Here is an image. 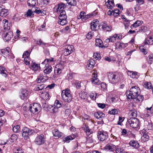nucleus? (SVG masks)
<instances>
[{
	"mask_svg": "<svg viewBox=\"0 0 153 153\" xmlns=\"http://www.w3.org/2000/svg\"><path fill=\"white\" fill-rule=\"evenodd\" d=\"M122 74L118 73H109L108 77V80L111 83L116 84L119 82Z\"/></svg>",
	"mask_w": 153,
	"mask_h": 153,
	"instance_id": "2",
	"label": "nucleus"
},
{
	"mask_svg": "<svg viewBox=\"0 0 153 153\" xmlns=\"http://www.w3.org/2000/svg\"><path fill=\"white\" fill-rule=\"evenodd\" d=\"M128 122L130 126L134 128H137L140 125L139 120L135 117L130 118Z\"/></svg>",
	"mask_w": 153,
	"mask_h": 153,
	"instance_id": "6",
	"label": "nucleus"
},
{
	"mask_svg": "<svg viewBox=\"0 0 153 153\" xmlns=\"http://www.w3.org/2000/svg\"><path fill=\"white\" fill-rule=\"evenodd\" d=\"M95 41L96 43L95 44L96 46H98L100 48H105L107 47L102 44L103 42L101 39H96Z\"/></svg>",
	"mask_w": 153,
	"mask_h": 153,
	"instance_id": "25",
	"label": "nucleus"
},
{
	"mask_svg": "<svg viewBox=\"0 0 153 153\" xmlns=\"http://www.w3.org/2000/svg\"><path fill=\"white\" fill-rule=\"evenodd\" d=\"M81 82H79L78 81H76L75 82V84L76 86L77 89H80L81 87Z\"/></svg>",
	"mask_w": 153,
	"mask_h": 153,
	"instance_id": "61",
	"label": "nucleus"
},
{
	"mask_svg": "<svg viewBox=\"0 0 153 153\" xmlns=\"http://www.w3.org/2000/svg\"><path fill=\"white\" fill-rule=\"evenodd\" d=\"M120 13V11L117 9H114L112 11L109 10L108 12V15H113L114 16H118Z\"/></svg>",
	"mask_w": 153,
	"mask_h": 153,
	"instance_id": "21",
	"label": "nucleus"
},
{
	"mask_svg": "<svg viewBox=\"0 0 153 153\" xmlns=\"http://www.w3.org/2000/svg\"><path fill=\"white\" fill-rule=\"evenodd\" d=\"M13 152L14 153H23L24 152V149L22 146H18L14 147Z\"/></svg>",
	"mask_w": 153,
	"mask_h": 153,
	"instance_id": "19",
	"label": "nucleus"
},
{
	"mask_svg": "<svg viewBox=\"0 0 153 153\" xmlns=\"http://www.w3.org/2000/svg\"><path fill=\"white\" fill-rule=\"evenodd\" d=\"M1 53L5 56H7L9 52V48L7 47L4 49H1L0 50Z\"/></svg>",
	"mask_w": 153,
	"mask_h": 153,
	"instance_id": "35",
	"label": "nucleus"
},
{
	"mask_svg": "<svg viewBox=\"0 0 153 153\" xmlns=\"http://www.w3.org/2000/svg\"><path fill=\"white\" fill-rule=\"evenodd\" d=\"M52 133L54 136L58 137L59 138L62 137L63 136V134L62 132H59L57 129H55L54 130H53Z\"/></svg>",
	"mask_w": 153,
	"mask_h": 153,
	"instance_id": "22",
	"label": "nucleus"
},
{
	"mask_svg": "<svg viewBox=\"0 0 153 153\" xmlns=\"http://www.w3.org/2000/svg\"><path fill=\"white\" fill-rule=\"evenodd\" d=\"M99 22L98 20H93V21L91 23V28L92 30H96L95 28L97 27Z\"/></svg>",
	"mask_w": 153,
	"mask_h": 153,
	"instance_id": "24",
	"label": "nucleus"
},
{
	"mask_svg": "<svg viewBox=\"0 0 153 153\" xmlns=\"http://www.w3.org/2000/svg\"><path fill=\"white\" fill-rule=\"evenodd\" d=\"M71 110L70 109H66L64 112V114L65 116L67 117L71 113Z\"/></svg>",
	"mask_w": 153,
	"mask_h": 153,
	"instance_id": "59",
	"label": "nucleus"
},
{
	"mask_svg": "<svg viewBox=\"0 0 153 153\" xmlns=\"http://www.w3.org/2000/svg\"><path fill=\"white\" fill-rule=\"evenodd\" d=\"M105 5L109 9H112L114 7V0H105Z\"/></svg>",
	"mask_w": 153,
	"mask_h": 153,
	"instance_id": "16",
	"label": "nucleus"
},
{
	"mask_svg": "<svg viewBox=\"0 0 153 153\" xmlns=\"http://www.w3.org/2000/svg\"><path fill=\"white\" fill-rule=\"evenodd\" d=\"M109 113L111 115H115L118 113V110L116 109H114L109 111Z\"/></svg>",
	"mask_w": 153,
	"mask_h": 153,
	"instance_id": "49",
	"label": "nucleus"
},
{
	"mask_svg": "<svg viewBox=\"0 0 153 153\" xmlns=\"http://www.w3.org/2000/svg\"><path fill=\"white\" fill-rule=\"evenodd\" d=\"M116 148V147L115 145L111 144H108L105 146V149H108L111 151L115 150Z\"/></svg>",
	"mask_w": 153,
	"mask_h": 153,
	"instance_id": "32",
	"label": "nucleus"
},
{
	"mask_svg": "<svg viewBox=\"0 0 153 153\" xmlns=\"http://www.w3.org/2000/svg\"><path fill=\"white\" fill-rule=\"evenodd\" d=\"M61 69L59 68H56L54 70V73L56 75H58L61 73Z\"/></svg>",
	"mask_w": 153,
	"mask_h": 153,
	"instance_id": "58",
	"label": "nucleus"
},
{
	"mask_svg": "<svg viewBox=\"0 0 153 153\" xmlns=\"http://www.w3.org/2000/svg\"><path fill=\"white\" fill-rule=\"evenodd\" d=\"M65 51L66 52H68V53H67L66 55H68L71 53L73 52L72 48H71V46L68 47L67 49H65Z\"/></svg>",
	"mask_w": 153,
	"mask_h": 153,
	"instance_id": "48",
	"label": "nucleus"
},
{
	"mask_svg": "<svg viewBox=\"0 0 153 153\" xmlns=\"http://www.w3.org/2000/svg\"><path fill=\"white\" fill-rule=\"evenodd\" d=\"M127 45V44H124L120 42H118L116 43V46L117 48L122 50L125 48L126 46V45Z\"/></svg>",
	"mask_w": 153,
	"mask_h": 153,
	"instance_id": "27",
	"label": "nucleus"
},
{
	"mask_svg": "<svg viewBox=\"0 0 153 153\" xmlns=\"http://www.w3.org/2000/svg\"><path fill=\"white\" fill-rule=\"evenodd\" d=\"M65 7V5L63 3L59 4L56 9L57 12H60L62 10H64L63 9Z\"/></svg>",
	"mask_w": 153,
	"mask_h": 153,
	"instance_id": "30",
	"label": "nucleus"
},
{
	"mask_svg": "<svg viewBox=\"0 0 153 153\" xmlns=\"http://www.w3.org/2000/svg\"><path fill=\"white\" fill-rule=\"evenodd\" d=\"M78 137L77 134L75 133L72 134L70 135L67 136L63 139V142L64 143H69L70 141L74 139L75 138Z\"/></svg>",
	"mask_w": 153,
	"mask_h": 153,
	"instance_id": "11",
	"label": "nucleus"
},
{
	"mask_svg": "<svg viewBox=\"0 0 153 153\" xmlns=\"http://www.w3.org/2000/svg\"><path fill=\"white\" fill-rule=\"evenodd\" d=\"M149 59L148 62L149 64H151L153 62V54L149 55L148 56Z\"/></svg>",
	"mask_w": 153,
	"mask_h": 153,
	"instance_id": "47",
	"label": "nucleus"
},
{
	"mask_svg": "<svg viewBox=\"0 0 153 153\" xmlns=\"http://www.w3.org/2000/svg\"><path fill=\"white\" fill-rule=\"evenodd\" d=\"M45 141L44 136L41 134L36 137L34 140V143L40 146L43 144Z\"/></svg>",
	"mask_w": 153,
	"mask_h": 153,
	"instance_id": "9",
	"label": "nucleus"
},
{
	"mask_svg": "<svg viewBox=\"0 0 153 153\" xmlns=\"http://www.w3.org/2000/svg\"><path fill=\"white\" fill-rule=\"evenodd\" d=\"M68 1V3L71 6H75L76 4V0H69Z\"/></svg>",
	"mask_w": 153,
	"mask_h": 153,
	"instance_id": "53",
	"label": "nucleus"
},
{
	"mask_svg": "<svg viewBox=\"0 0 153 153\" xmlns=\"http://www.w3.org/2000/svg\"><path fill=\"white\" fill-rule=\"evenodd\" d=\"M86 38L88 39H90L91 38L92 36H93L91 34V32H90L88 33H87L86 35Z\"/></svg>",
	"mask_w": 153,
	"mask_h": 153,
	"instance_id": "64",
	"label": "nucleus"
},
{
	"mask_svg": "<svg viewBox=\"0 0 153 153\" xmlns=\"http://www.w3.org/2000/svg\"><path fill=\"white\" fill-rule=\"evenodd\" d=\"M116 37H117V34H115L113 36H110L106 39V41H108V40L109 42H114L115 41Z\"/></svg>",
	"mask_w": 153,
	"mask_h": 153,
	"instance_id": "39",
	"label": "nucleus"
},
{
	"mask_svg": "<svg viewBox=\"0 0 153 153\" xmlns=\"http://www.w3.org/2000/svg\"><path fill=\"white\" fill-rule=\"evenodd\" d=\"M148 125H147V128L149 130L152 129H153V126L151 120L148 121Z\"/></svg>",
	"mask_w": 153,
	"mask_h": 153,
	"instance_id": "45",
	"label": "nucleus"
},
{
	"mask_svg": "<svg viewBox=\"0 0 153 153\" xmlns=\"http://www.w3.org/2000/svg\"><path fill=\"white\" fill-rule=\"evenodd\" d=\"M54 106H55V107L59 108L61 107L62 106V103L61 102H60L59 100H56L55 101Z\"/></svg>",
	"mask_w": 153,
	"mask_h": 153,
	"instance_id": "43",
	"label": "nucleus"
},
{
	"mask_svg": "<svg viewBox=\"0 0 153 153\" xmlns=\"http://www.w3.org/2000/svg\"><path fill=\"white\" fill-rule=\"evenodd\" d=\"M137 96V97L136 98H135V99H131V100H132L136 102H138L140 101L141 102L143 101L144 99V97L143 95H140L138 94Z\"/></svg>",
	"mask_w": 153,
	"mask_h": 153,
	"instance_id": "28",
	"label": "nucleus"
},
{
	"mask_svg": "<svg viewBox=\"0 0 153 153\" xmlns=\"http://www.w3.org/2000/svg\"><path fill=\"white\" fill-rule=\"evenodd\" d=\"M97 138L101 141H104L108 137V134L107 132L100 131H98Z\"/></svg>",
	"mask_w": 153,
	"mask_h": 153,
	"instance_id": "7",
	"label": "nucleus"
},
{
	"mask_svg": "<svg viewBox=\"0 0 153 153\" xmlns=\"http://www.w3.org/2000/svg\"><path fill=\"white\" fill-rule=\"evenodd\" d=\"M37 2V0H28L27 3L29 7H34Z\"/></svg>",
	"mask_w": 153,
	"mask_h": 153,
	"instance_id": "29",
	"label": "nucleus"
},
{
	"mask_svg": "<svg viewBox=\"0 0 153 153\" xmlns=\"http://www.w3.org/2000/svg\"><path fill=\"white\" fill-rule=\"evenodd\" d=\"M142 22H143L137 20L134 23H136V25H135V27H137L139 26H140L142 24Z\"/></svg>",
	"mask_w": 153,
	"mask_h": 153,
	"instance_id": "63",
	"label": "nucleus"
},
{
	"mask_svg": "<svg viewBox=\"0 0 153 153\" xmlns=\"http://www.w3.org/2000/svg\"><path fill=\"white\" fill-rule=\"evenodd\" d=\"M97 95V94L96 93H92L90 94V97L93 100H95Z\"/></svg>",
	"mask_w": 153,
	"mask_h": 153,
	"instance_id": "57",
	"label": "nucleus"
},
{
	"mask_svg": "<svg viewBox=\"0 0 153 153\" xmlns=\"http://www.w3.org/2000/svg\"><path fill=\"white\" fill-rule=\"evenodd\" d=\"M143 87L147 89H150L152 87L151 83L146 82L144 83L143 85Z\"/></svg>",
	"mask_w": 153,
	"mask_h": 153,
	"instance_id": "36",
	"label": "nucleus"
},
{
	"mask_svg": "<svg viewBox=\"0 0 153 153\" xmlns=\"http://www.w3.org/2000/svg\"><path fill=\"white\" fill-rule=\"evenodd\" d=\"M101 25L102 26V29L107 31H111L112 30L111 27L108 25L106 22H102Z\"/></svg>",
	"mask_w": 153,
	"mask_h": 153,
	"instance_id": "14",
	"label": "nucleus"
},
{
	"mask_svg": "<svg viewBox=\"0 0 153 153\" xmlns=\"http://www.w3.org/2000/svg\"><path fill=\"white\" fill-rule=\"evenodd\" d=\"M31 67L34 71H37L38 69V68H40L38 64H36L35 62H32Z\"/></svg>",
	"mask_w": 153,
	"mask_h": 153,
	"instance_id": "38",
	"label": "nucleus"
},
{
	"mask_svg": "<svg viewBox=\"0 0 153 153\" xmlns=\"http://www.w3.org/2000/svg\"><path fill=\"white\" fill-rule=\"evenodd\" d=\"M144 45H152L153 44V40H149L146 42V39L144 42Z\"/></svg>",
	"mask_w": 153,
	"mask_h": 153,
	"instance_id": "60",
	"label": "nucleus"
},
{
	"mask_svg": "<svg viewBox=\"0 0 153 153\" xmlns=\"http://www.w3.org/2000/svg\"><path fill=\"white\" fill-rule=\"evenodd\" d=\"M59 16V19H66L67 16L65 10H62Z\"/></svg>",
	"mask_w": 153,
	"mask_h": 153,
	"instance_id": "34",
	"label": "nucleus"
},
{
	"mask_svg": "<svg viewBox=\"0 0 153 153\" xmlns=\"http://www.w3.org/2000/svg\"><path fill=\"white\" fill-rule=\"evenodd\" d=\"M30 129L27 127H24L21 131L22 136L25 140H27L29 138Z\"/></svg>",
	"mask_w": 153,
	"mask_h": 153,
	"instance_id": "10",
	"label": "nucleus"
},
{
	"mask_svg": "<svg viewBox=\"0 0 153 153\" xmlns=\"http://www.w3.org/2000/svg\"><path fill=\"white\" fill-rule=\"evenodd\" d=\"M83 128L85 132L88 136L92 133L91 129L89 128V126L86 125V124H84V127H83Z\"/></svg>",
	"mask_w": 153,
	"mask_h": 153,
	"instance_id": "23",
	"label": "nucleus"
},
{
	"mask_svg": "<svg viewBox=\"0 0 153 153\" xmlns=\"http://www.w3.org/2000/svg\"><path fill=\"white\" fill-rule=\"evenodd\" d=\"M3 23L4 24V29L6 30H10V27L11 26V22L8 20H3Z\"/></svg>",
	"mask_w": 153,
	"mask_h": 153,
	"instance_id": "13",
	"label": "nucleus"
},
{
	"mask_svg": "<svg viewBox=\"0 0 153 153\" xmlns=\"http://www.w3.org/2000/svg\"><path fill=\"white\" fill-rule=\"evenodd\" d=\"M141 139L144 142H146L149 140V137L147 134H143L141 137Z\"/></svg>",
	"mask_w": 153,
	"mask_h": 153,
	"instance_id": "42",
	"label": "nucleus"
},
{
	"mask_svg": "<svg viewBox=\"0 0 153 153\" xmlns=\"http://www.w3.org/2000/svg\"><path fill=\"white\" fill-rule=\"evenodd\" d=\"M127 74L128 76H130L131 77L133 78L137 79L139 77V73L136 71H128Z\"/></svg>",
	"mask_w": 153,
	"mask_h": 153,
	"instance_id": "17",
	"label": "nucleus"
},
{
	"mask_svg": "<svg viewBox=\"0 0 153 153\" xmlns=\"http://www.w3.org/2000/svg\"><path fill=\"white\" fill-rule=\"evenodd\" d=\"M8 14V12L7 10L5 9H3L0 13V16L2 17H6Z\"/></svg>",
	"mask_w": 153,
	"mask_h": 153,
	"instance_id": "33",
	"label": "nucleus"
},
{
	"mask_svg": "<svg viewBox=\"0 0 153 153\" xmlns=\"http://www.w3.org/2000/svg\"><path fill=\"white\" fill-rule=\"evenodd\" d=\"M39 4L41 5L47 4L49 3V0H38Z\"/></svg>",
	"mask_w": 153,
	"mask_h": 153,
	"instance_id": "44",
	"label": "nucleus"
},
{
	"mask_svg": "<svg viewBox=\"0 0 153 153\" xmlns=\"http://www.w3.org/2000/svg\"><path fill=\"white\" fill-rule=\"evenodd\" d=\"M95 117L98 119H102L105 117V114L100 111L96 112L94 114Z\"/></svg>",
	"mask_w": 153,
	"mask_h": 153,
	"instance_id": "18",
	"label": "nucleus"
},
{
	"mask_svg": "<svg viewBox=\"0 0 153 153\" xmlns=\"http://www.w3.org/2000/svg\"><path fill=\"white\" fill-rule=\"evenodd\" d=\"M125 21L126 22V23H124V25H125V29H127L130 24V23L129 22L130 21L129 20H125Z\"/></svg>",
	"mask_w": 153,
	"mask_h": 153,
	"instance_id": "56",
	"label": "nucleus"
},
{
	"mask_svg": "<svg viewBox=\"0 0 153 153\" xmlns=\"http://www.w3.org/2000/svg\"><path fill=\"white\" fill-rule=\"evenodd\" d=\"M130 146L133 147L134 148L137 149L139 147V144L137 141L134 140H131L129 143Z\"/></svg>",
	"mask_w": 153,
	"mask_h": 153,
	"instance_id": "20",
	"label": "nucleus"
},
{
	"mask_svg": "<svg viewBox=\"0 0 153 153\" xmlns=\"http://www.w3.org/2000/svg\"><path fill=\"white\" fill-rule=\"evenodd\" d=\"M91 81L94 84L99 85L100 84L101 81L98 78L94 79H91Z\"/></svg>",
	"mask_w": 153,
	"mask_h": 153,
	"instance_id": "51",
	"label": "nucleus"
},
{
	"mask_svg": "<svg viewBox=\"0 0 153 153\" xmlns=\"http://www.w3.org/2000/svg\"><path fill=\"white\" fill-rule=\"evenodd\" d=\"M140 92V89L137 85L132 86L129 91L126 92V96L128 99H135L137 97V95Z\"/></svg>",
	"mask_w": 153,
	"mask_h": 153,
	"instance_id": "1",
	"label": "nucleus"
},
{
	"mask_svg": "<svg viewBox=\"0 0 153 153\" xmlns=\"http://www.w3.org/2000/svg\"><path fill=\"white\" fill-rule=\"evenodd\" d=\"M29 91L26 89H22L19 93V97L21 99L26 100L29 97Z\"/></svg>",
	"mask_w": 153,
	"mask_h": 153,
	"instance_id": "8",
	"label": "nucleus"
},
{
	"mask_svg": "<svg viewBox=\"0 0 153 153\" xmlns=\"http://www.w3.org/2000/svg\"><path fill=\"white\" fill-rule=\"evenodd\" d=\"M13 131L15 133L19 132L21 131L19 126L17 125L13 127Z\"/></svg>",
	"mask_w": 153,
	"mask_h": 153,
	"instance_id": "41",
	"label": "nucleus"
},
{
	"mask_svg": "<svg viewBox=\"0 0 153 153\" xmlns=\"http://www.w3.org/2000/svg\"><path fill=\"white\" fill-rule=\"evenodd\" d=\"M2 36L5 42L9 41L13 36V32L9 31L6 33H4L3 34Z\"/></svg>",
	"mask_w": 153,
	"mask_h": 153,
	"instance_id": "12",
	"label": "nucleus"
},
{
	"mask_svg": "<svg viewBox=\"0 0 153 153\" xmlns=\"http://www.w3.org/2000/svg\"><path fill=\"white\" fill-rule=\"evenodd\" d=\"M45 85L44 84L39 85L36 88V91H40L44 89L45 88Z\"/></svg>",
	"mask_w": 153,
	"mask_h": 153,
	"instance_id": "46",
	"label": "nucleus"
},
{
	"mask_svg": "<svg viewBox=\"0 0 153 153\" xmlns=\"http://www.w3.org/2000/svg\"><path fill=\"white\" fill-rule=\"evenodd\" d=\"M87 93L84 91H81L79 94V97L82 99H85L87 98Z\"/></svg>",
	"mask_w": 153,
	"mask_h": 153,
	"instance_id": "37",
	"label": "nucleus"
},
{
	"mask_svg": "<svg viewBox=\"0 0 153 153\" xmlns=\"http://www.w3.org/2000/svg\"><path fill=\"white\" fill-rule=\"evenodd\" d=\"M30 52L29 53L27 51H25L22 55V58H24V56H25V57L27 58H30Z\"/></svg>",
	"mask_w": 153,
	"mask_h": 153,
	"instance_id": "50",
	"label": "nucleus"
},
{
	"mask_svg": "<svg viewBox=\"0 0 153 153\" xmlns=\"http://www.w3.org/2000/svg\"><path fill=\"white\" fill-rule=\"evenodd\" d=\"M30 58H27L25 57L24 59V62L27 65H28L30 64V62L29 61Z\"/></svg>",
	"mask_w": 153,
	"mask_h": 153,
	"instance_id": "62",
	"label": "nucleus"
},
{
	"mask_svg": "<svg viewBox=\"0 0 153 153\" xmlns=\"http://www.w3.org/2000/svg\"><path fill=\"white\" fill-rule=\"evenodd\" d=\"M87 62V68L89 70L92 69L95 64V61L92 59L89 60Z\"/></svg>",
	"mask_w": 153,
	"mask_h": 153,
	"instance_id": "15",
	"label": "nucleus"
},
{
	"mask_svg": "<svg viewBox=\"0 0 153 153\" xmlns=\"http://www.w3.org/2000/svg\"><path fill=\"white\" fill-rule=\"evenodd\" d=\"M45 68L44 71V72L46 74H50L52 71V68L51 65L48 64H47L45 65Z\"/></svg>",
	"mask_w": 153,
	"mask_h": 153,
	"instance_id": "26",
	"label": "nucleus"
},
{
	"mask_svg": "<svg viewBox=\"0 0 153 153\" xmlns=\"http://www.w3.org/2000/svg\"><path fill=\"white\" fill-rule=\"evenodd\" d=\"M144 47L143 46H141L140 47V49L141 52H143L145 55H146L147 53V51L146 49H144Z\"/></svg>",
	"mask_w": 153,
	"mask_h": 153,
	"instance_id": "54",
	"label": "nucleus"
},
{
	"mask_svg": "<svg viewBox=\"0 0 153 153\" xmlns=\"http://www.w3.org/2000/svg\"><path fill=\"white\" fill-rule=\"evenodd\" d=\"M17 139V137L15 134H13L11 135L10 139L12 142H13L14 141L16 140Z\"/></svg>",
	"mask_w": 153,
	"mask_h": 153,
	"instance_id": "55",
	"label": "nucleus"
},
{
	"mask_svg": "<svg viewBox=\"0 0 153 153\" xmlns=\"http://www.w3.org/2000/svg\"><path fill=\"white\" fill-rule=\"evenodd\" d=\"M98 14V13L96 11L86 15V13L84 11H81L80 12L79 15L77 16V19L94 18V17Z\"/></svg>",
	"mask_w": 153,
	"mask_h": 153,
	"instance_id": "3",
	"label": "nucleus"
},
{
	"mask_svg": "<svg viewBox=\"0 0 153 153\" xmlns=\"http://www.w3.org/2000/svg\"><path fill=\"white\" fill-rule=\"evenodd\" d=\"M61 96L62 98L65 102H70L72 100L70 91L69 89L63 90L61 94Z\"/></svg>",
	"mask_w": 153,
	"mask_h": 153,
	"instance_id": "5",
	"label": "nucleus"
},
{
	"mask_svg": "<svg viewBox=\"0 0 153 153\" xmlns=\"http://www.w3.org/2000/svg\"><path fill=\"white\" fill-rule=\"evenodd\" d=\"M54 62V58H51L49 59H46L45 60L42 62V64L46 65L48 64V63H49L51 62Z\"/></svg>",
	"mask_w": 153,
	"mask_h": 153,
	"instance_id": "40",
	"label": "nucleus"
},
{
	"mask_svg": "<svg viewBox=\"0 0 153 153\" xmlns=\"http://www.w3.org/2000/svg\"><path fill=\"white\" fill-rule=\"evenodd\" d=\"M34 12L37 14H39L41 16L44 15L46 13V11L45 10L43 9L40 10L38 8L34 11Z\"/></svg>",
	"mask_w": 153,
	"mask_h": 153,
	"instance_id": "31",
	"label": "nucleus"
},
{
	"mask_svg": "<svg viewBox=\"0 0 153 153\" xmlns=\"http://www.w3.org/2000/svg\"><path fill=\"white\" fill-rule=\"evenodd\" d=\"M41 109L40 104L37 103H34L30 105L28 107V110L31 113L36 114L38 113Z\"/></svg>",
	"mask_w": 153,
	"mask_h": 153,
	"instance_id": "4",
	"label": "nucleus"
},
{
	"mask_svg": "<svg viewBox=\"0 0 153 153\" xmlns=\"http://www.w3.org/2000/svg\"><path fill=\"white\" fill-rule=\"evenodd\" d=\"M58 22L59 24L64 25L67 23L68 21L67 20H60V21H58Z\"/></svg>",
	"mask_w": 153,
	"mask_h": 153,
	"instance_id": "52",
	"label": "nucleus"
}]
</instances>
